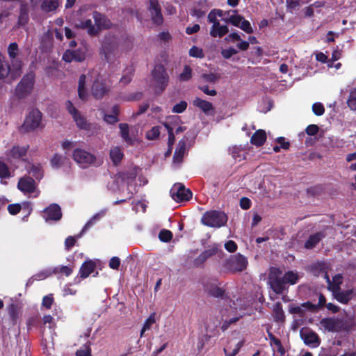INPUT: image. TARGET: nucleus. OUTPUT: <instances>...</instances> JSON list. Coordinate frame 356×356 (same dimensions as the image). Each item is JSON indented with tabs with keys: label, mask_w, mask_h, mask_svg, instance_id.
I'll return each instance as SVG.
<instances>
[{
	"label": "nucleus",
	"mask_w": 356,
	"mask_h": 356,
	"mask_svg": "<svg viewBox=\"0 0 356 356\" xmlns=\"http://www.w3.org/2000/svg\"><path fill=\"white\" fill-rule=\"evenodd\" d=\"M13 69L5 56L0 51V81H5L10 75L15 80L20 76L22 62L20 60L13 61Z\"/></svg>",
	"instance_id": "1"
},
{
	"label": "nucleus",
	"mask_w": 356,
	"mask_h": 356,
	"mask_svg": "<svg viewBox=\"0 0 356 356\" xmlns=\"http://www.w3.org/2000/svg\"><path fill=\"white\" fill-rule=\"evenodd\" d=\"M320 325L325 331L330 332L348 331L353 325V322L335 317L323 318L320 321Z\"/></svg>",
	"instance_id": "2"
},
{
	"label": "nucleus",
	"mask_w": 356,
	"mask_h": 356,
	"mask_svg": "<svg viewBox=\"0 0 356 356\" xmlns=\"http://www.w3.org/2000/svg\"><path fill=\"white\" fill-rule=\"evenodd\" d=\"M227 216L225 212L218 210L206 211L202 216V223L209 227L220 228L227 224Z\"/></svg>",
	"instance_id": "3"
},
{
	"label": "nucleus",
	"mask_w": 356,
	"mask_h": 356,
	"mask_svg": "<svg viewBox=\"0 0 356 356\" xmlns=\"http://www.w3.org/2000/svg\"><path fill=\"white\" fill-rule=\"evenodd\" d=\"M152 76L156 83L155 93L161 95L166 89L170 80V76L164 65H156L152 71Z\"/></svg>",
	"instance_id": "4"
},
{
	"label": "nucleus",
	"mask_w": 356,
	"mask_h": 356,
	"mask_svg": "<svg viewBox=\"0 0 356 356\" xmlns=\"http://www.w3.org/2000/svg\"><path fill=\"white\" fill-rule=\"evenodd\" d=\"M72 158L82 168H87L91 165L97 167L102 163L100 160L97 161L95 154L81 148L74 150Z\"/></svg>",
	"instance_id": "5"
},
{
	"label": "nucleus",
	"mask_w": 356,
	"mask_h": 356,
	"mask_svg": "<svg viewBox=\"0 0 356 356\" xmlns=\"http://www.w3.org/2000/svg\"><path fill=\"white\" fill-rule=\"evenodd\" d=\"M35 83V74L29 72L18 83L15 88V95L19 99H24L31 93Z\"/></svg>",
	"instance_id": "6"
},
{
	"label": "nucleus",
	"mask_w": 356,
	"mask_h": 356,
	"mask_svg": "<svg viewBox=\"0 0 356 356\" xmlns=\"http://www.w3.org/2000/svg\"><path fill=\"white\" fill-rule=\"evenodd\" d=\"M248 264L247 258L243 254L238 253L227 259L224 266L228 271L236 273L245 270L247 268Z\"/></svg>",
	"instance_id": "7"
},
{
	"label": "nucleus",
	"mask_w": 356,
	"mask_h": 356,
	"mask_svg": "<svg viewBox=\"0 0 356 356\" xmlns=\"http://www.w3.org/2000/svg\"><path fill=\"white\" fill-rule=\"evenodd\" d=\"M279 268H272L269 275V284L272 290L277 295L282 294L286 289V284Z\"/></svg>",
	"instance_id": "8"
},
{
	"label": "nucleus",
	"mask_w": 356,
	"mask_h": 356,
	"mask_svg": "<svg viewBox=\"0 0 356 356\" xmlns=\"http://www.w3.org/2000/svg\"><path fill=\"white\" fill-rule=\"evenodd\" d=\"M170 195L177 202L188 201L192 197V192L186 188L181 183H176L170 189Z\"/></svg>",
	"instance_id": "9"
},
{
	"label": "nucleus",
	"mask_w": 356,
	"mask_h": 356,
	"mask_svg": "<svg viewBox=\"0 0 356 356\" xmlns=\"http://www.w3.org/2000/svg\"><path fill=\"white\" fill-rule=\"evenodd\" d=\"M42 120V113L38 109H33L26 118L22 129L25 131H33L39 127Z\"/></svg>",
	"instance_id": "10"
},
{
	"label": "nucleus",
	"mask_w": 356,
	"mask_h": 356,
	"mask_svg": "<svg viewBox=\"0 0 356 356\" xmlns=\"http://www.w3.org/2000/svg\"><path fill=\"white\" fill-rule=\"evenodd\" d=\"M147 9L150 14L153 24L159 26L163 23L161 6L159 0H148Z\"/></svg>",
	"instance_id": "11"
},
{
	"label": "nucleus",
	"mask_w": 356,
	"mask_h": 356,
	"mask_svg": "<svg viewBox=\"0 0 356 356\" xmlns=\"http://www.w3.org/2000/svg\"><path fill=\"white\" fill-rule=\"evenodd\" d=\"M111 90V86H108L106 80L102 78H97L92 85L91 92L92 96L97 99L103 98Z\"/></svg>",
	"instance_id": "12"
},
{
	"label": "nucleus",
	"mask_w": 356,
	"mask_h": 356,
	"mask_svg": "<svg viewBox=\"0 0 356 356\" xmlns=\"http://www.w3.org/2000/svg\"><path fill=\"white\" fill-rule=\"evenodd\" d=\"M202 286L204 292L209 297L221 299L225 298V290L218 286L215 282L207 280L203 282Z\"/></svg>",
	"instance_id": "13"
},
{
	"label": "nucleus",
	"mask_w": 356,
	"mask_h": 356,
	"mask_svg": "<svg viewBox=\"0 0 356 356\" xmlns=\"http://www.w3.org/2000/svg\"><path fill=\"white\" fill-rule=\"evenodd\" d=\"M42 217L46 222L58 221L62 218L60 207L56 203H52L43 210Z\"/></svg>",
	"instance_id": "14"
},
{
	"label": "nucleus",
	"mask_w": 356,
	"mask_h": 356,
	"mask_svg": "<svg viewBox=\"0 0 356 356\" xmlns=\"http://www.w3.org/2000/svg\"><path fill=\"white\" fill-rule=\"evenodd\" d=\"M92 17L95 21V28L98 29V34L102 29H110L113 27L112 22L103 13L93 11Z\"/></svg>",
	"instance_id": "15"
},
{
	"label": "nucleus",
	"mask_w": 356,
	"mask_h": 356,
	"mask_svg": "<svg viewBox=\"0 0 356 356\" xmlns=\"http://www.w3.org/2000/svg\"><path fill=\"white\" fill-rule=\"evenodd\" d=\"M86 57V51L81 49L76 50H66L63 55V60L66 63H71L72 61L83 62Z\"/></svg>",
	"instance_id": "16"
},
{
	"label": "nucleus",
	"mask_w": 356,
	"mask_h": 356,
	"mask_svg": "<svg viewBox=\"0 0 356 356\" xmlns=\"http://www.w3.org/2000/svg\"><path fill=\"white\" fill-rule=\"evenodd\" d=\"M73 119L80 129L92 131V134L100 129V127L98 126V124L88 122L86 118L81 115L80 113H79L77 115L74 116Z\"/></svg>",
	"instance_id": "17"
},
{
	"label": "nucleus",
	"mask_w": 356,
	"mask_h": 356,
	"mask_svg": "<svg viewBox=\"0 0 356 356\" xmlns=\"http://www.w3.org/2000/svg\"><path fill=\"white\" fill-rule=\"evenodd\" d=\"M17 188L24 193H32L35 190V181L31 177H21L17 183Z\"/></svg>",
	"instance_id": "18"
},
{
	"label": "nucleus",
	"mask_w": 356,
	"mask_h": 356,
	"mask_svg": "<svg viewBox=\"0 0 356 356\" xmlns=\"http://www.w3.org/2000/svg\"><path fill=\"white\" fill-rule=\"evenodd\" d=\"M29 21V6L26 2H21L19 8V15L17 18V25L24 26Z\"/></svg>",
	"instance_id": "19"
},
{
	"label": "nucleus",
	"mask_w": 356,
	"mask_h": 356,
	"mask_svg": "<svg viewBox=\"0 0 356 356\" xmlns=\"http://www.w3.org/2000/svg\"><path fill=\"white\" fill-rule=\"evenodd\" d=\"M326 236L324 232H318L314 234H311L305 242L304 248L307 250H312L322 241Z\"/></svg>",
	"instance_id": "20"
},
{
	"label": "nucleus",
	"mask_w": 356,
	"mask_h": 356,
	"mask_svg": "<svg viewBox=\"0 0 356 356\" xmlns=\"http://www.w3.org/2000/svg\"><path fill=\"white\" fill-rule=\"evenodd\" d=\"M26 170L29 175H31L33 179L35 178L38 181L42 179L44 176L43 169L40 164L35 165L28 162L26 165Z\"/></svg>",
	"instance_id": "21"
},
{
	"label": "nucleus",
	"mask_w": 356,
	"mask_h": 356,
	"mask_svg": "<svg viewBox=\"0 0 356 356\" xmlns=\"http://www.w3.org/2000/svg\"><path fill=\"white\" fill-rule=\"evenodd\" d=\"M95 263L92 260L85 261L81 266L79 275L80 278H87L95 269Z\"/></svg>",
	"instance_id": "22"
},
{
	"label": "nucleus",
	"mask_w": 356,
	"mask_h": 356,
	"mask_svg": "<svg viewBox=\"0 0 356 356\" xmlns=\"http://www.w3.org/2000/svg\"><path fill=\"white\" fill-rule=\"evenodd\" d=\"M301 337L307 345H312L314 347H317L321 343L318 334L312 330L301 333Z\"/></svg>",
	"instance_id": "23"
},
{
	"label": "nucleus",
	"mask_w": 356,
	"mask_h": 356,
	"mask_svg": "<svg viewBox=\"0 0 356 356\" xmlns=\"http://www.w3.org/2000/svg\"><path fill=\"white\" fill-rule=\"evenodd\" d=\"M229 32V28L227 25H221L219 23L212 24L209 34L213 38H222Z\"/></svg>",
	"instance_id": "24"
},
{
	"label": "nucleus",
	"mask_w": 356,
	"mask_h": 356,
	"mask_svg": "<svg viewBox=\"0 0 356 356\" xmlns=\"http://www.w3.org/2000/svg\"><path fill=\"white\" fill-rule=\"evenodd\" d=\"M29 148V145L26 146H13L10 150V156L15 159H20L24 161V157L26 156V153Z\"/></svg>",
	"instance_id": "25"
},
{
	"label": "nucleus",
	"mask_w": 356,
	"mask_h": 356,
	"mask_svg": "<svg viewBox=\"0 0 356 356\" xmlns=\"http://www.w3.org/2000/svg\"><path fill=\"white\" fill-rule=\"evenodd\" d=\"M267 137L264 130L259 129L256 131L250 138V143L257 146H262L266 141Z\"/></svg>",
	"instance_id": "26"
},
{
	"label": "nucleus",
	"mask_w": 356,
	"mask_h": 356,
	"mask_svg": "<svg viewBox=\"0 0 356 356\" xmlns=\"http://www.w3.org/2000/svg\"><path fill=\"white\" fill-rule=\"evenodd\" d=\"M193 104L194 106L199 108L206 114H209L210 111H213L214 110V107L211 102L203 100L199 97H196L193 100Z\"/></svg>",
	"instance_id": "27"
},
{
	"label": "nucleus",
	"mask_w": 356,
	"mask_h": 356,
	"mask_svg": "<svg viewBox=\"0 0 356 356\" xmlns=\"http://www.w3.org/2000/svg\"><path fill=\"white\" fill-rule=\"evenodd\" d=\"M77 27L82 29H87L88 34L91 37H95L98 35V29L92 24V20L88 19L84 21H81Z\"/></svg>",
	"instance_id": "28"
},
{
	"label": "nucleus",
	"mask_w": 356,
	"mask_h": 356,
	"mask_svg": "<svg viewBox=\"0 0 356 356\" xmlns=\"http://www.w3.org/2000/svg\"><path fill=\"white\" fill-rule=\"evenodd\" d=\"M353 291L352 289L346 291H339L335 295L334 298L340 303L348 304V302L352 299Z\"/></svg>",
	"instance_id": "29"
},
{
	"label": "nucleus",
	"mask_w": 356,
	"mask_h": 356,
	"mask_svg": "<svg viewBox=\"0 0 356 356\" xmlns=\"http://www.w3.org/2000/svg\"><path fill=\"white\" fill-rule=\"evenodd\" d=\"M273 318L277 323H282L285 321V314L280 302H277L273 308Z\"/></svg>",
	"instance_id": "30"
},
{
	"label": "nucleus",
	"mask_w": 356,
	"mask_h": 356,
	"mask_svg": "<svg viewBox=\"0 0 356 356\" xmlns=\"http://www.w3.org/2000/svg\"><path fill=\"white\" fill-rule=\"evenodd\" d=\"M86 76L85 74H81L79 79L78 83V94L79 97L82 100H86L88 98V92L86 88Z\"/></svg>",
	"instance_id": "31"
},
{
	"label": "nucleus",
	"mask_w": 356,
	"mask_h": 356,
	"mask_svg": "<svg viewBox=\"0 0 356 356\" xmlns=\"http://www.w3.org/2000/svg\"><path fill=\"white\" fill-rule=\"evenodd\" d=\"M119 128L120 129V136H121L122 138L128 145H134V140L129 136V124L127 123H120L119 124Z\"/></svg>",
	"instance_id": "32"
},
{
	"label": "nucleus",
	"mask_w": 356,
	"mask_h": 356,
	"mask_svg": "<svg viewBox=\"0 0 356 356\" xmlns=\"http://www.w3.org/2000/svg\"><path fill=\"white\" fill-rule=\"evenodd\" d=\"M59 6L58 0H43L41 3V9L44 13H49L55 11Z\"/></svg>",
	"instance_id": "33"
},
{
	"label": "nucleus",
	"mask_w": 356,
	"mask_h": 356,
	"mask_svg": "<svg viewBox=\"0 0 356 356\" xmlns=\"http://www.w3.org/2000/svg\"><path fill=\"white\" fill-rule=\"evenodd\" d=\"M123 156L121 149L118 147L111 149L110 151V158L114 165H118L121 162Z\"/></svg>",
	"instance_id": "34"
},
{
	"label": "nucleus",
	"mask_w": 356,
	"mask_h": 356,
	"mask_svg": "<svg viewBox=\"0 0 356 356\" xmlns=\"http://www.w3.org/2000/svg\"><path fill=\"white\" fill-rule=\"evenodd\" d=\"M113 38L106 37L102 46V51H103L105 58H108V55L113 51Z\"/></svg>",
	"instance_id": "35"
},
{
	"label": "nucleus",
	"mask_w": 356,
	"mask_h": 356,
	"mask_svg": "<svg viewBox=\"0 0 356 356\" xmlns=\"http://www.w3.org/2000/svg\"><path fill=\"white\" fill-rule=\"evenodd\" d=\"M73 272V268L67 266H58L53 269V273L55 275H64L66 277L70 276Z\"/></svg>",
	"instance_id": "36"
},
{
	"label": "nucleus",
	"mask_w": 356,
	"mask_h": 356,
	"mask_svg": "<svg viewBox=\"0 0 356 356\" xmlns=\"http://www.w3.org/2000/svg\"><path fill=\"white\" fill-rule=\"evenodd\" d=\"M282 277L286 284L291 285L296 284L299 279L298 274L291 270L286 272Z\"/></svg>",
	"instance_id": "37"
},
{
	"label": "nucleus",
	"mask_w": 356,
	"mask_h": 356,
	"mask_svg": "<svg viewBox=\"0 0 356 356\" xmlns=\"http://www.w3.org/2000/svg\"><path fill=\"white\" fill-rule=\"evenodd\" d=\"M186 149V144L184 140H180L178 144L177 148L175 149L174 154V159L176 161H181Z\"/></svg>",
	"instance_id": "38"
},
{
	"label": "nucleus",
	"mask_w": 356,
	"mask_h": 356,
	"mask_svg": "<svg viewBox=\"0 0 356 356\" xmlns=\"http://www.w3.org/2000/svg\"><path fill=\"white\" fill-rule=\"evenodd\" d=\"M229 152L234 159H238L239 161L245 159L243 155V150L239 147L233 146L229 149Z\"/></svg>",
	"instance_id": "39"
},
{
	"label": "nucleus",
	"mask_w": 356,
	"mask_h": 356,
	"mask_svg": "<svg viewBox=\"0 0 356 356\" xmlns=\"http://www.w3.org/2000/svg\"><path fill=\"white\" fill-rule=\"evenodd\" d=\"M19 53V47L17 42H12L8 47V54L11 62L15 61L16 57Z\"/></svg>",
	"instance_id": "40"
},
{
	"label": "nucleus",
	"mask_w": 356,
	"mask_h": 356,
	"mask_svg": "<svg viewBox=\"0 0 356 356\" xmlns=\"http://www.w3.org/2000/svg\"><path fill=\"white\" fill-rule=\"evenodd\" d=\"M65 157L61 154H54L50 160V163L53 168L58 169L62 166Z\"/></svg>",
	"instance_id": "41"
},
{
	"label": "nucleus",
	"mask_w": 356,
	"mask_h": 356,
	"mask_svg": "<svg viewBox=\"0 0 356 356\" xmlns=\"http://www.w3.org/2000/svg\"><path fill=\"white\" fill-rule=\"evenodd\" d=\"M136 176L137 171L136 168H134L126 172H122L120 173V177L122 178V179L128 181L134 180Z\"/></svg>",
	"instance_id": "42"
},
{
	"label": "nucleus",
	"mask_w": 356,
	"mask_h": 356,
	"mask_svg": "<svg viewBox=\"0 0 356 356\" xmlns=\"http://www.w3.org/2000/svg\"><path fill=\"white\" fill-rule=\"evenodd\" d=\"M9 316L13 324H15L19 317L17 306L13 303L10 304L8 307Z\"/></svg>",
	"instance_id": "43"
},
{
	"label": "nucleus",
	"mask_w": 356,
	"mask_h": 356,
	"mask_svg": "<svg viewBox=\"0 0 356 356\" xmlns=\"http://www.w3.org/2000/svg\"><path fill=\"white\" fill-rule=\"evenodd\" d=\"M76 356H92L90 348V342L85 343L80 349L75 353Z\"/></svg>",
	"instance_id": "44"
},
{
	"label": "nucleus",
	"mask_w": 356,
	"mask_h": 356,
	"mask_svg": "<svg viewBox=\"0 0 356 356\" xmlns=\"http://www.w3.org/2000/svg\"><path fill=\"white\" fill-rule=\"evenodd\" d=\"M347 104L350 110L356 111V88L350 90L347 99Z\"/></svg>",
	"instance_id": "45"
},
{
	"label": "nucleus",
	"mask_w": 356,
	"mask_h": 356,
	"mask_svg": "<svg viewBox=\"0 0 356 356\" xmlns=\"http://www.w3.org/2000/svg\"><path fill=\"white\" fill-rule=\"evenodd\" d=\"M243 19V17L240 15H231L227 18H224L222 20L226 23L232 24L234 26L238 27L241 21Z\"/></svg>",
	"instance_id": "46"
},
{
	"label": "nucleus",
	"mask_w": 356,
	"mask_h": 356,
	"mask_svg": "<svg viewBox=\"0 0 356 356\" xmlns=\"http://www.w3.org/2000/svg\"><path fill=\"white\" fill-rule=\"evenodd\" d=\"M192 77V69L189 65H185L183 72L179 74V79L181 81H188Z\"/></svg>",
	"instance_id": "47"
},
{
	"label": "nucleus",
	"mask_w": 356,
	"mask_h": 356,
	"mask_svg": "<svg viewBox=\"0 0 356 356\" xmlns=\"http://www.w3.org/2000/svg\"><path fill=\"white\" fill-rule=\"evenodd\" d=\"M173 234L168 229H161L159 234V238L162 242H169L172 240Z\"/></svg>",
	"instance_id": "48"
},
{
	"label": "nucleus",
	"mask_w": 356,
	"mask_h": 356,
	"mask_svg": "<svg viewBox=\"0 0 356 356\" xmlns=\"http://www.w3.org/2000/svg\"><path fill=\"white\" fill-rule=\"evenodd\" d=\"M160 135V127L155 126L153 127L149 131H148L146 134V137L148 140H155Z\"/></svg>",
	"instance_id": "49"
},
{
	"label": "nucleus",
	"mask_w": 356,
	"mask_h": 356,
	"mask_svg": "<svg viewBox=\"0 0 356 356\" xmlns=\"http://www.w3.org/2000/svg\"><path fill=\"white\" fill-rule=\"evenodd\" d=\"M10 177V172L8 166L3 161H0V178L7 179Z\"/></svg>",
	"instance_id": "50"
},
{
	"label": "nucleus",
	"mask_w": 356,
	"mask_h": 356,
	"mask_svg": "<svg viewBox=\"0 0 356 356\" xmlns=\"http://www.w3.org/2000/svg\"><path fill=\"white\" fill-rule=\"evenodd\" d=\"M54 302V298L52 293L44 296L42 298V305L47 309L51 308Z\"/></svg>",
	"instance_id": "51"
},
{
	"label": "nucleus",
	"mask_w": 356,
	"mask_h": 356,
	"mask_svg": "<svg viewBox=\"0 0 356 356\" xmlns=\"http://www.w3.org/2000/svg\"><path fill=\"white\" fill-rule=\"evenodd\" d=\"M188 104L186 101H181L179 103L175 104L172 109V112L174 113H182L186 111L187 108Z\"/></svg>",
	"instance_id": "52"
},
{
	"label": "nucleus",
	"mask_w": 356,
	"mask_h": 356,
	"mask_svg": "<svg viewBox=\"0 0 356 356\" xmlns=\"http://www.w3.org/2000/svg\"><path fill=\"white\" fill-rule=\"evenodd\" d=\"M155 319L154 317L150 316L148 318H147L143 325V327L140 331V337H143V334L145 331L149 330L153 323H154Z\"/></svg>",
	"instance_id": "53"
},
{
	"label": "nucleus",
	"mask_w": 356,
	"mask_h": 356,
	"mask_svg": "<svg viewBox=\"0 0 356 356\" xmlns=\"http://www.w3.org/2000/svg\"><path fill=\"white\" fill-rule=\"evenodd\" d=\"M312 111L317 116L323 115L325 113V108L323 104L320 102H316L313 104Z\"/></svg>",
	"instance_id": "54"
},
{
	"label": "nucleus",
	"mask_w": 356,
	"mask_h": 356,
	"mask_svg": "<svg viewBox=\"0 0 356 356\" xmlns=\"http://www.w3.org/2000/svg\"><path fill=\"white\" fill-rule=\"evenodd\" d=\"M133 76L134 70L130 69L128 72L124 74L121 77V79H120V83L122 84L123 86L129 84L131 81Z\"/></svg>",
	"instance_id": "55"
},
{
	"label": "nucleus",
	"mask_w": 356,
	"mask_h": 356,
	"mask_svg": "<svg viewBox=\"0 0 356 356\" xmlns=\"http://www.w3.org/2000/svg\"><path fill=\"white\" fill-rule=\"evenodd\" d=\"M189 56L194 58H203L204 53L202 49L193 46L189 50Z\"/></svg>",
	"instance_id": "56"
},
{
	"label": "nucleus",
	"mask_w": 356,
	"mask_h": 356,
	"mask_svg": "<svg viewBox=\"0 0 356 356\" xmlns=\"http://www.w3.org/2000/svg\"><path fill=\"white\" fill-rule=\"evenodd\" d=\"M238 27L248 34L252 33L254 31L250 22L244 18L241 21Z\"/></svg>",
	"instance_id": "57"
},
{
	"label": "nucleus",
	"mask_w": 356,
	"mask_h": 356,
	"mask_svg": "<svg viewBox=\"0 0 356 356\" xmlns=\"http://www.w3.org/2000/svg\"><path fill=\"white\" fill-rule=\"evenodd\" d=\"M218 248L216 245H213L210 248L205 250L202 253L205 257V259L207 260L209 258L211 257L212 256L216 255L218 253Z\"/></svg>",
	"instance_id": "58"
},
{
	"label": "nucleus",
	"mask_w": 356,
	"mask_h": 356,
	"mask_svg": "<svg viewBox=\"0 0 356 356\" xmlns=\"http://www.w3.org/2000/svg\"><path fill=\"white\" fill-rule=\"evenodd\" d=\"M100 218V216L99 214L95 215L90 220H89L86 224L83 227L80 235L83 234L85 232H86L88 229H90L95 222L97 220H98Z\"/></svg>",
	"instance_id": "59"
},
{
	"label": "nucleus",
	"mask_w": 356,
	"mask_h": 356,
	"mask_svg": "<svg viewBox=\"0 0 356 356\" xmlns=\"http://www.w3.org/2000/svg\"><path fill=\"white\" fill-rule=\"evenodd\" d=\"M243 346V341H239L236 343L235 348L231 351L229 352L227 348H224V353L225 356H235L239 352L240 349Z\"/></svg>",
	"instance_id": "60"
},
{
	"label": "nucleus",
	"mask_w": 356,
	"mask_h": 356,
	"mask_svg": "<svg viewBox=\"0 0 356 356\" xmlns=\"http://www.w3.org/2000/svg\"><path fill=\"white\" fill-rule=\"evenodd\" d=\"M237 53L238 51L233 47L222 49L221 51V55L225 59H229L233 55H235Z\"/></svg>",
	"instance_id": "61"
},
{
	"label": "nucleus",
	"mask_w": 356,
	"mask_h": 356,
	"mask_svg": "<svg viewBox=\"0 0 356 356\" xmlns=\"http://www.w3.org/2000/svg\"><path fill=\"white\" fill-rule=\"evenodd\" d=\"M22 209V206L19 204H11L8 206V211L11 215L17 214Z\"/></svg>",
	"instance_id": "62"
},
{
	"label": "nucleus",
	"mask_w": 356,
	"mask_h": 356,
	"mask_svg": "<svg viewBox=\"0 0 356 356\" xmlns=\"http://www.w3.org/2000/svg\"><path fill=\"white\" fill-rule=\"evenodd\" d=\"M237 244L232 240L228 241L225 244V248L226 250L231 253L235 252L237 250Z\"/></svg>",
	"instance_id": "63"
},
{
	"label": "nucleus",
	"mask_w": 356,
	"mask_h": 356,
	"mask_svg": "<svg viewBox=\"0 0 356 356\" xmlns=\"http://www.w3.org/2000/svg\"><path fill=\"white\" fill-rule=\"evenodd\" d=\"M319 131V127L316 124H309L307 127L305 132L309 136H315Z\"/></svg>",
	"instance_id": "64"
}]
</instances>
